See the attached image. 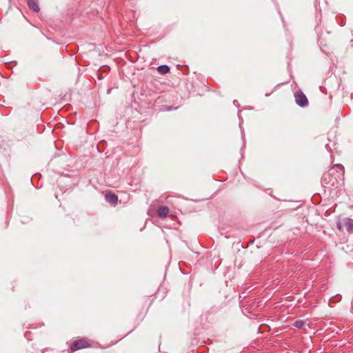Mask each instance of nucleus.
<instances>
[{
    "label": "nucleus",
    "instance_id": "1",
    "mask_svg": "<svg viewBox=\"0 0 353 353\" xmlns=\"http://www.w3.org/2000/svg\"><path fill=\"white\" fill-rule=\"evenodd\" d=\"M345 168L342 164H334L321 177V184L325 188H332L336 185L340 180H343Z\"/></svg>",
    "mask_w": 353,
    "mask_h": 353
},
{
    "label": "nucleus",
    "instance_id": "4",
    "mask_svg": "<svg viewBox=\"0 0 353 353\" xmlns=\"http://www.w3.org/2000/svg\"><path fill=\"white\" fill-rule=\"evenodd\" d=\"M105 201L112 204V205H117L118 202V196L114 193H112V192H108L105 195Z\"/></svg>",
    "mask_w": 353,
    "mask_h": 353
},
{
    "label": "nucleus",
    "instance_id": "2",
    "mask_svg": "<svg viewBox=\"0 0 353 353\" xmlns=\"http://www.w3.org/2000/svg\"><path fill=\"white\" fill-rule=\"evenodd\" d=\"M295 101L296 103L301 107H306L307 106L309 102L305 94L301 91L298 90L294 93Z\"/></svg>",
    "mask_w": 353,
    "mask_h": 353
},
{
    "label": "nucleus",
    "instance_id": "11",
    "mask_svg": "<svg viewBox=\"0 0 353 353\" xmlns=\"http://www.w3.org/2000/svg\"><path fill=\"white\" fill-rule=\"evenodd\" d=\"M337 170H339V169H334V176H336V171Z\"/></svg>",
    "mask_w": 353,
    "mask_h": 353
},
{
    "label": "nucleus",
    "instance_id": "6",
    "mask_svg": "<svg viewBox=\"0 0 353 353\" xmlns=\"http://www.w3.org/2000/svg\"><path fill=\"white\" fill-rule=\"evenodd\" d=\"M170 210L166 206H161L157 210V215L161 219H165L168 216Z\"/></svg>",
    "mask_w": 353,
    "mask_h": 353
},
{
    "label": "nucleus",
    "instance_id": "10",
    "mask_svg": "<svg viewBox=\"0 0 353 353\" xmlns=\"http://www.w3.org/2000/svg\"><path fill=\"white\" fill-rule=\"evenodd\" d=\"M336 228L339 230H342V223H341V221H337V223H336Z\"/></svg>",
    "mask_w": 353,
    "mask_h": 353
},
{
    "label": "nucleus",
    "instance_id": "5",
    "mask_svg": "<svg viewBox=\"0 0 353 353\" xmlns=\"http://www.w3.org/2000/svg\"><path fill=\"white\" fill-rule=\"evenodd\" d=\"M28 6L30 10L34 12H38L40 10L38 0H27Z\"/></svg>",
    "mask_w": 353,
    "mask_h": 353
},
{
    "label": "nucleus",
    "instance_id": "8",
    "mask_svg": "<svg viewBox=\"0 0 353 353\" xmlns=\"http://www.w3.org/2000/svg\"><path fill=\"white\" fill-rule=\"evenodd\" d=\"M157 71L162 74H165L170 72V68L167 65H161L157 67Z\"/></svg>",
    "mask_w": 353,
    "mask_h": 353
},
{
    "label": "nucleus",
    "instance_id": "7",
    "mask_svg": "<svg viewBox=\"0 0 353 353\" xmlns=\"http://www.w3.org/2000/svg\"><path fill=\"white\" fill-rule=\"evenodd\" d=\"M344 222L347 231L350 233L353 232V219L350 218H346L344 220Z\"/></svg>",
    "mask_w": 353,
    "mask_h": 353
},
{
    "label": "nucleus",
    "instance_id": "3",
    "mask_svg": "<svg viewBox=\"0 0 353 353\" xmlns=\"http://www.w3.org/2000/svg\"><path fill=\"white\" fill-rule=\"evenodd\" d=\"M90 344L85 339H78L73 342L70 349L72 352L90 347Z\"/></svg>",
    "mask_w": 353,
    "mask_h": 353
},
{
    "label": "nucleus",
    "instance_id": "9",
    "mask_svg": "<svg viewBox=\"0 0 353 353\" xmlns=\"http://www.w3.org/2000/svg\"><path fill=\"white\" fill-rule=\"evenodd\" d=\"M294 325L299 329H305L307 326L305 322L301 320L295 321Z\"/></svg>",
    "mask_w": 353,
    "mask_h": 353
}]
</instances>
